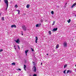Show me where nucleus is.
Returning <instances> with one entry per match:
<instances>
[{
    "mask_svg": "<svg viewBox=\"0 0 76 76\" xmlns=\"http://www.w3.org/2000/svg\"><path fill=\"white\" fill-rule=\"evenodd\" d=\"M4 1L5 3L7 5V8L6 10H7V8H8V6H9V2H8V0H4Z\"/></svg>",
    "mask_w": 76,
    "mask_h": 76,
    "instance_id": "obj_1",
    "label": "nucleus"
},
{
    "mask_svg": "<svg viewBox=\"0 0 76 76\" xmlns=\"http://www.w3.org/2000/svg\"><path fill=\"white\" fill-rule=\"evenodd\" d=\"M22 28L24 31H26V27L25 26V25H24L23 26H22Z\"/></svg>",
    "mask_w": 76,
    "mask_h": 76,
    "instance_id": "obj_2",
    "label": "nucleus"
},
{
    "mask_svg": "<svg viewBox=\"0 0 76 76\" xmlns=\"http://www.w3.org/2000/svg\"><path fill=\"white\" fill-rule=\"evenodd\" d=\"M67 42H65L64 43V47H67Z\"/></svg>",
    "mask_w": 76,
    "mask_h": 76,
    "instance_id": "obj_3",
    "label": "nucleus"
},
{
    "mask_svg": "<svg viewBox=\"0 0 76 76\" xmlns=\"http://www.w3.org/2000/svg\"><path fill=\"white\" fill-rule=\"evenodd\" d=\"M41 25V23L37 24L36 25V27H39Z\"/></svg>",
    "mask_w": 76,
    "mask_h": 76,
    "instance_id": "obj_4",
    "label": "nucleus"
},
{
    "mask_svg": "<svg viewBox=\"0 0 76 76\" xmlns=\"http://www.w3.org/2000/svg\"><path fill=\"white\" fill-rule=\"evenodd\" d=\"M72 71L71 70H68L66 72V74H68V73H69V72L70 73H72Z\"/></svg>",
    "mask_w": 76,
    "mask_h": 76,
    "instance_id": "obj_5",
    "label": "nucleus"
},
{
    "mask_svg": "<svg viewBox=\"0 0 76 76\" xmlns=\"http://www.w3.org/2000/svg\"><path fill=\"white\" fill-rule=\"evenodd\" d=\"M15 41L16 43H18V44H19V42L20 41V40H19V39H17V40H15Z\"/></svg>",
    "mask_w": 76,
    "mask_h": 76,
    "instance_id": "obj_6",
    "label": "nucleus"
},
{
    "mask_svg": "<svg viewBox=\"0 0 76 76\" xmlns=\"http://www.w3.org/2000/svg\"><path fill=\"white\" fill-rule=\"evenodd\" d=\"M36 40L35 41V42L36 43H37V41H38V37H36Z\"/></svg>",
    "mask_w": 76,
    "mask_h": 76,
    "instance_id": "obj_7",
    "label": "nucleus"
},
{
    "mask_svg": "<svg viewBox=\"0 0 76 76\" xmlns=\"http://www.w3.org/2000/svg\"><path fill=\"white\" fill-rule=\"evenodd\" d=\"M34 68V72H36V71H37V69H36V67H35V66H34L33 67Z\"/></svg>",
    "mask_w": 76,
    "mask_h": 76,
    "instance_id": "obj_8",
    "label": "nucleus"
},
{
    "mask_svg": "<svg viewBox=\"0 0 76 76\" xmlns=\"http://www.w3.org/2000/svg\"><path fill=\"white\" fill-rule=\"evenodd\" d=\"M14 27L15 28H16V26L15 25H13L11 26V28H13Z\"/></svg>",
    "mask_w": 76,
    "mask_h": 76,
    "instance_id": "obj_9",
    "label": "nucleus"
},
{
    "mask_svg": "<svg viewBox=\"0 0 76 76\" xmlns=\"http://www.w3.org/2000/svg\"><path fill=\"white\" fill-rule=\"evenodd\" d=\"M76 5V2L72 6H71V8H73V7H75V6Z\"/></svg>",
    "mask_w": 76,
    "mask_h": 76,
    "instance_id": "obj_10",
    "label": "nucleus"
},
{
    "mask_svg": "<svg viewBox=\"0 0 76 76\" xmlns=\"http://www.w3.org/2000/svg\"><path fill=\"white\" fill-rule=\"evenodd\" d=\"M57 29H58V28H54L53 30V31H56Z\"/></svg>",
    "mask_w": 76,
    "mask_h": 76,
    "instance_id": "obj_11",
    "label": "nucleus"
},
{
    "mask_svg": "<svg viewBox=\"0 0 76 76\" xmlns=\"http://www.w3.org/2000/svg\"><path fill=\"white\" fill-rule=\"evenodd\" d=\"M29 7H30V5L28 4L26 5V7L28 9L29 8Z\"/></svg>",
    "mask_w": 76,
    "mask_h": 76,
    "instance_id": "obj_12",
    "label": "nucleus"
},
{
    "mask_svg": "<svg viewBox=\"0 0 76 76\" xmlns=\"http://www.w3.org/2000/svg\"><path fill=\"white\" fill-rule=\"evenodd\" d=\"M24 69L25 70H26V66L25 65H24Z\"/></svg>",
    "mask_w": 76,
    "mask_h": 76,
    "instance_id": "obj_13",
    "label": "nucleus"
},
{
    "mask_svg": "<svg viewBox=\"0 0 76 76\" xmlns=\"http://www.w3.org/2000/svg\"><path fill=\"white\" fill-rule=\"evenodd\" d=\"M67 22L68 23H69L71 22V20L70 19H69L67 21Z\"/></svg>",
    "mask_w": 76,
    "mask_h": 76,
    "instance_id": "obj_14",
    "label": "nucleus"
},
{
    "mask_svg": "<svg viewBox=\"0 0 76 76\" xmlns=\"http://www.w3.org/2000/svg\"><path fill=\"white\" fill-rule=\"evenodd\" d=\"M58 47H59V45L57 44L56 45V48H58Z\"/></svg>",
    "mask_w": 76,
    "mask_h": 76,
    "instance_id": "obj_15",
    "label": "nucleus"
},
{
    "mask_svg": "<svg viewBox=\"0 0 76 76\" xmlns=\"http://www.w3.org/2000/svg\"><path fill=\"white\" fill-rule=\"evenodd\" d=\"M12 65L13 66H15L16 65V63L15 62L13 63L12 64Z\"/></svg>",
    "mask_w": 76,
    "mask_h": 76,
    "instance_id": "obj_16",
    "label": "nucleus"
},
{
    "mask_svg": "<svg viewBox=\"0 0 76 76\" xmlns=\"http://www.w3.org/2000/svg\"><path fill=\"white\" fill-rule=\"evenodd\" d=\"M66 67H67V64H66L64 65V68H66Z\"/></svg>",
    "mask_w": 76,
    "mask_h": 76,
    "instance_id": "obj_17",
    "label": "nucleus"
},
{
    "mask_svg": "<svg viewBox=\"0 0 76 76\" xmlns=\"http://www.w3.org/2000/svg\"><path fill=\"white\" fill-rule=\"evenodd\" d=\"M28 51H29L28 50H27L25 51V53L26 54H27V53H28Z\"/></svg>",
    "mask_w": 76,
    "mask_h": 76,
    "instance_id": "obj_18",
    "label": "nucleus"
},
{
    "mask_svg": "<svg viewBox=\"0 0 76 76\" xmlns=\"http://www.w3.org/2000/svg\"><path fill=\"white\" fill-rule=\"evenodd\" d=\"M15 8H17L18 7V5L16 4L15 5Z\"/></svg>",
    "mask_w": 76,
    "mask_h": 76,
    "instance_id": "obj_19",
    "label": "nucleus"
},
{
    "mask_svg": "<svg viewBox=\"0 0 76 76\" xmlns=\"http://www.w3.org/2000/svg\"><path fill=\"white\" fill-rule=\"evenodd\" d=\"M49 34V35H51V31H50L48 32Z\"/></svg>",
    "mask_w": 76,
    "mask_h": 76,
    "instance_id": "obj_20",
    "label": "nucleus"
},
{
    "mask_svg": "<svg viewBox=\"0 0 76 76\" xmlns=\"http://www.w3.org/2000/svg\"><path fill=\"white\" fill-rule=\"evenodd\" d=\"M55 22H56V21H53V23L52 24L53 25H54L55 24Z\"/></svg>",
    "mask_w": 76,
    "mask_h": 76,
    "instance_id": "obj_21",
    "label": "nucleus"
},
{
    "mask_svg": "<svg viewBox=\"0 0 76 76\" xmlns=\"http://www.w3.org/2000/svg\"><path fill=\"white\" fill-rule=\"evenodd\" d=\"M2 20H3V21L4 20V17H2Z\"/></svg>",
    "mask_w": 76,
    "mask_h": 76,
    "instance_id": "obj_22",
    "label": "nucleus"
},
{
    "mask_svg": "<svg viewBox=\"0 0 76 76\" xmlns=\"http://www.w3.org/2000/svg\"><path fill=\"white\" fill-rule=\"evenodd\" d=\"M18 15H19V14H20V10H18Z\"/></svg>",
    "mask_w": 76,
    "mask_h": 76,
    "instance_id": "obj_23",
    "label": "nucleus"
},
{
    "mask_svg": "<svg viewBox=\"0 0 76 76\" xmlns=\"http://www.w3.org/2000/svg\"><path fill=\"white\" fill-rule=\"evenodd\" d=\"M3 51V50L2 49H0V52H1V51Z\"/></svg>",
    "mask_w": 76,
    "mask_h": 76,
    "instance_id": "obj_24",
    "label": "nucleus"
},
{
    "mask_svg": "<svg viewBox=\"0 0 76 76\" xmlns=\"http://www.w3.org/2000/svg\"><path fill=\"white\" fill-rule=\"evenodd\" d=\"M66 69L64 71V73L65 74H66Z\"/></svg>",
    "mask_w": 76,
    "mask_h": 76,
    "instance_id": "obj_25",
    "label": "nucleus"
},
{
    "mask_svg": "<svg viewBox=\"0 0 76 76\" xmlns=\"http://www.w3.org/2000/svg\"><path fill=\"white\" fill-rule=\"evenodd\" d=\"M18 49H19V50H20V47H19V45H18Z\"/></svg>",
    "mask_w": 76,
    "mask_h": 76,
    "instance_id": "obj_26",
    "label": "nucleus"
},
{
    "mask_svg": "<svg viewBox=\"0 0 76 76\" xmlns=\"http://www.w3.org/2000/svg\"><path fill=\"white\" fill-rule=\"evenodd\" d=\"M51 13L52 14H54V11H51Z\"/></svg>",
    "mask_w": 76,
    "mask_h": 76,
    "instance_id": "obj_27",
    "label": "nucleus"
},
{
    "mask_svg": "<svg viewBox=\"0 0 76 76\" xmlns=\"http://www.w3.org/2000/svg\"><path fill=\"white\" fill-rule=\"evenodd\" d=\"M37 76V75L36 74H34L33 75V76Z\"/></svg>",
    "mask_w": 76,
    "mask_h": 76,
    "instance_id": "obj_28",
    "label": "nucleus"
},
{
    "mask_svg": "<svg viewBox=\"0 0 76 76\" xmlns=\"http://www.w3.org/2000/svg\"><path fill=\"white\" fill-rule=\"evenodd\" d=\"M31 50L32 51H34V49H33L32 48H31Z\"/></svg>",
    "mask_w": 76,
    "mask_h": 76,
    "instance_id": "obj_29",
    "label": "nucleus"
},
{
    "mask_svg": "<svg viewBox=\"0 0 76 76\" xmlns=\"http://www.w3.org/2000/svg\"><path fill=\"white\" fill-rule=\"evenodd\" d=\"M32 63L34 64H34H35V62H32Z\"/></svg>",
    "mask_w": 76,
    "mask_h": 76,
    "instance_id": "obj_30",
    "label": "nucleus"
},
{
    "mask_svg": "<svg viewBox=\"0 0 76 76\" xmlns=\"http://www.w3.org/2000/svg\"><path fill=\"white\" fill-rule=\"evenodd\" d=\"M22 32V34H21V35H23V31H21Z\"/></svg>",
    "mask_w": 76,
    "mask_h": 76,
    "instance_id": "obj_31",
    "label": "nucleus"
},
{
    "mask_svg": "<svg viewBox=\"0 0 76 76\" xmlns=\"http://www.w3.org/2000/svg\"><path fill=\"white\" fill-rule=\"evenodd\" d=\"M18 70H20V71L21 70V69H20V68H19V69H18Z\"/></svg>",
    "mask_w": 76,
    "mask_h": 76,
    "instance_id": "obj_32",
    "label": "nucleus"
},
{
    "mask_svg": "<svg viewBox=\"0 0 76 76\" xmlns=\"http://www.w3.org/2000/svg\"><path fill=\"white\" fill-rule=\"evenodd\" d=\"M15 47H16V46L15 45H14V48H15Z\"/></svg>",
    "mask_w": 76,
    "mask_h": 76,
    "instance_id": "obj_33",
    "label": "nucleus"
},
{
    "mask_svg": "<svg viewBox=\"0 0 76 76\" xmlns=\"http://www.w3.org/2000/svg\"><path fill=\"white\" fill-rule=\"evenodd\" d=\"M23 15H26V14L24 13V14H23Z\"/></svg>",
    "mask_w": 76,
    "mask_h": 76,
    "instance_id": "obj_34",
    "label": "nucleus"
},
{
    "mask_svg": "<svg viewBox=\"0 0 76 76\" xmlns=\"http://www.w3.org/2000/svg\"><path fill=\"white\" fill-rule=\"evenodd\" d=\"M42 63H41V65H42Z\"/></svg>",
    "mask_w": 76,
    "mask_h": 76,
    "instance_id": "obj_35",
    "label": "nucleus"
},
{
    "mask_svg": "<svg viewBox=\"0 0 76 76\" xmlns=\"http://www.w3.org/2000/svg\"><path fill=\"white\" fill-rule=\"evenodd\" d=\"M47 56H48V53L47 54Z\"/></svg>",
    "mask_w": 76,
    "mask_h": 76,
    "instance_id": "obj_36",
    "label": "nucleus"
},
{
    "mask_svg": "<svg viewBox=\"0 0 76 76\" xmlns=\"http://www.w3.org/2000/svg\"><path fill=\"white\" fill-rule=\"evenodd\" d=\"M14 49H15V50H16V48H14Z\"/></svg>",
    "mask_w": 76,
    "mask_h": 76,
    "instance_id": "obj_37",
    "label": "nucleus"
},
{
    "mask_svg": "<svg viewBox=\"0 0 76 76\" xmlns=\"http://www.w3.org/2000/svg\"><path fill=\"white\" fill-rule=\"evenodd\" d=\"M26 56H27V53H26Z\"/></svg>",
    "mask_w": 76,
    "mask_h": 76,
    "instance_id": "obj_38",
    "label": "nucleus"
},
{
    "mask_svg": "<svg viewBox=\"0 0 76 76\" xmlns=\"http://www.w3.org/2000/svg\"><path fill=\"white\" fill-rule=\"evenodd\" d=\"M30 76H31V75H30Z\"/></svg>",
    "mask_w": 76,
    "mask_h": 76,
    "instance_id": "obj_39",
    "label": "nucleus"
},
{
    "mask_svg": "<svg viewBox=\"0 0 76 76\" xmlns=\"http://www.w3.org/2000/svg\"><path fill=\"white\" fill-rule=\"evenodd\" d=\"M1 1V0H0V2Z\"/></svg>",
    "mask_w": 76,
    "mask_h": 76,
    "instance_id": "obj_40",
    "label": "nucleus"
},
{
    "mask_svg": "<svg viewBox=\"0 0 76 76\" xmlns=\"http://www.w3.org/2000/svg\"><path fill=\"white\" fill-rule=\"evenodd\" d=\"M67 4V3H66V4Z\"/></svg>",
    "mask_w": 76,
    "mask_h": 76,
    "instance_id": "obj_41",
    "label": "nucleus"
},
{
    "mask_svg": "<svg viewBox=\"0 0 76 76\" xmlns=\"http://www.w3.org/2000/svg\"><path fill=\"white\" fill-rule=\"evenodd\" d=\"M46 21H47V20H46Z\"/></svg>",
    "mask_w": 76,
    "mask_h": 76,
    "instance_id": "obj_42",
    "label": "nucleus"
}]
</instances>
